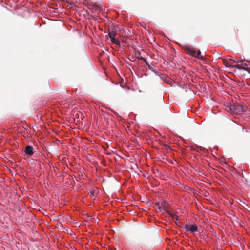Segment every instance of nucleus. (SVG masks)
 <instances>
[{
	"instance_id": "f257e3e1",
	"label": "nucleus",
	"mask_w": 250,
	"mask_h": 250,
	"mask_svg": "<svg viewBox=\"0 0 250 250\" xmlns=\"http://www.w3.org/2000/svg\"><path fill=\"white\" fill-rule=\"evenodd\" d=\"M229 110L235 114H241L247 111L248 107L243 103L229 104L228 106Z\"/></svg>"
},
{
	"instance_id": "f03ea898",
	"label": "nucleus",
	"mask_w": 250,
	"mask_h": 250,
	"mask_svg": "<svg viewBox=\"0 0 250 250\" xmlns=\"http://www.w3.org/2000/svg\"><path fill=\"white\" fill-rule=\"evenodd\" d=\"M183 48L187 51V53L189 55L202 60H205V58L201 55V53L200 50H197L195 48L187 45L184 46Z\"/></svg>"
},
{
	"instance_id": "7ed1b4c3",
	"label": "nucleus",
	"mask_w": 250,
	"mask_h": 250,
	"mask_svg": "<svg viewBox=\"0 0 250 250\" xmlns=\"http://www.w3.org/2000/svg\"><path fill=\"white\" fill-rule=\"evenodd\" d=\"M183 229L186 232H189L193 234L198 230V226L195 224H186L183 227Z\"/></svg>"
},
{
	"instance_id": "20e7f679",
	"label": "nucleus",
	"mask_w": 250,
	"mask_h": 250,
	"mask_svg": "<svg viewBox=\"0 0 250 250\" xmlns=\"http://www.w3.org/2000/svg\"><path fill=\"white\" fill-rule=\"evenodd\" d=\"M24 152L28 156H32L34 154L33 147L31 145H27L25 148Z\"/></svg>"
},
{
	"instance_id": "39448f33",
	"label": "nucleus",
	"mask_w": 250,
	"mask_h": 250,
	"mask_svg": "<svg viewBox=\"0 0 250 250\" xmlns=\"http://www.w3.org/2000/svg\"><path fill=\"white\" fill-rule=\"evenodd\" d=\"M110 40L111 42L112 43H114L115 44L118 45V46L120 45V44H121L120 41L119 40L115 38V37L111 38Z\"/></svg>"
},
{
	"instance_id": "423d86ee",
	"label": "nucleus",
	"mask_w": 250,
	"mask_h": 250,
	"mask_svg": "<svg viewBox=\"0 0 250 250\" xmlns=\"http://www.w3.org/2000/svg\"><path fill=\"white\" fill-rule=\"evenodd\" d=\"M236 68H239V69L242 68V69L246 70L248 68V65L246 63H245V64L242 63L241 65H238L237 66H236Z\"/></svg>"
},
{
	"instance_id": "0eeeda50",
	"label": "nucleus",
	"mask_w": 250,
	"mask_h": 250,
	"mask_svg": "<svg viewBox=\"0 0 250 250\" xmlns=\"http://www.w3.org/2000/svg\"><path fill=\"white\" fill-rule=\"evenodd\" d=\"M116 32L114 31H109L108 33V36L109 37V39H110L111 38H114L115 36H116Z\"/></svg>"
},
{
	"instance_id": "6e6552de",
	"label": "nucleus",
	"mask_w": 250,
	"mask_h": 250,
	"mask_svg": "<svg viewBox=\"0 0 250 250\" xmlns=\"http://www.w3.org/2000/svg\"><path fill=\"white\" fill-rule=\"evenodd\" d=\"M166 212L172 218L174 219L176 214L172 213L168 210H166Z\"/></svg>"
},
{
	"instance_id": "1a4fd4ad",
	"label": "nucleus",
	"mask_w": 250,
	"mask_h": 250,
	"mask_svg": "<svg viewBox=\"0 0 250 250\" xmlns=\"http://www.w3.org/2000/svg\"><path fill=\"white\" fill-rule=\"evenodd\" d=\"M167 202L166 201H163L162 202L161 205L163 206L164 210L166 211V210H168L167 207Z\"/></svg>"
},
{
	"instance_id": "9d476101",
	"label": "nucleus",
	"mask_w": 250,
	"mask_h": 250,
	"mask_svg": "<svg viewBox=\"0 0 250 250\" xmlns=\"http://www.w3.org/2000/svg\"><path fill=\"white\" fill-rule=\"evenodd\" d=\"M145 63L146 64L147 67H148V69L152 71H154V70H153V67H151L150 64L147 62V60L146 61V62H145Z\"/></svg>"
},
{
	"instance_id": "9b49d317",
	"label": "nucleus",
	"mask_w": 250,
	"mask_h": 250,
	"mask_svg": "<svg viewBox=\"0 0 250 250\" xmlns=\"http://www.w3.org/2000/svg\"><path fill=\"white\" fill-rule=\"evenodd\" d=\"M89 194L90 196H95V193L93 191L90 192Z\"/></svg>"
},
{
	"instance_id": "f8f14e48",
	"label": "nucleus",
	"mask_w": 250,
	"mask_h": 250,
	"mask_svg": "<svg viewBox=\"0 0 250 250\" xmlns=\"http://www.w3.org/2000/svg\"><path fill=\"white\" fill-rule=\"evenodd\" d=\"M140 59L143 60L144 62H146V60L143 57H141Z\"/></svg>"
},
{
	"instance_id": "ddd939ff",
	"label": "nucleus",
	"mask_w": 250,
	"mask_h": 250,
	"mask_svg": "<svg viewBox=\"0 0 250 250\" xmlns=\"http://www.w3.org/2000/svg\"><path fill=\"white\" fill-rule=\"evenodd\" d=\"M174 219H175L176 221H178L179 220V216L176 215Z\"/></svg>"
},
{
	"instance_id": "4468645a",
	"label": "nucleus",
	"mask_w": 250,
	"mask_h": 250,
	"mask_svg": "<svg viewBox=\"0 0 250 250\" xmlns=\"http://www.w3.org/2000/svg\"><path fill=\"white\" fill-rule=\"evenodd\" d=\"M158 208L159 209V210L160 211H162V208H161V207L160 206H159Z\"/></svg>"
},
{
	"instance_id": "2eb2a0df",
	"label": "nucleus",
	"mask_w": 250,
	"mask_h": 250,
	"mask_svg": "<svg viewBox=\"0 0 250 250\" xmlns=\"http://www.w3.org/2000/svg\"><path fill=\"white\" fill-rule=\"evenodd\" d=\"M156 206H159V204H158V203H157V204H156Z\"/></svg>"
}]
</instances>
